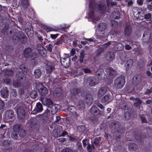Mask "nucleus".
I'll return each mask as SVG.
<instances>
[{"label": "nucleus", "mask_w": 152, "mask_h": 152, "mask_svg": "<svg viewBox=\"0 0 152 152\" xmlns=\"http://www.w3.org/2000/svg\"><path fill=\"white\" fill-rule=\"evenodd\" d=\"M94 0H89V9L87 12L86 17L89 19V20L95 23L99 19L95 16L94 10H95L99 13H104L105 10V7L103 5L94 4Z\"/></svg>", "instance_id": "f257e3e1"}, {"label": "nucleus", "mask_w": 152, "mask_h": 152, "mask_svg": "<svg viewBox=\"0 0 152 152\" xmlns=\"http://www.w3.org/2000/svg\"><path fill=\"white\" fill-rule=\"evenodd\" d=\"M125 83V80L124 77L118 78L115 80L114 86L117 88H121L123 87Z\"/></svg>", "instance_id": "f03ea898"}, {"label": "nucleus", "mask_w": 152, "mask_h": 152, "mask_svg": "<svg viewBox=\"0 0 152 152\" xmlns=\"http://www.w3.org/2000/svg\"><path fill=\"white\" fill-rule=\"evenodd\" d=\"M106 27V24L105 23H100L98 26V27L97 28V29L96 30V33H97L96 34H100V35H97V39H100L103 40H104L103 39V37H102V34L100 33H98L99 31H103L104 30Z\"/></svg>", "instance_id": "7ed1b4c3"}, {"label": "nucleus", "mask_w": 152, "mask_h": 152, "mask_svg": "<svg viewBox=\"0 0 152 152\" xmlns=\"http://www.w3.org/2000/svg\"><path fill=\"white\" fill-rule=\"evenodd\" d=\"M15 110L17 113L18 117L19 118H22L24 117L25 111L22 106L18 107L17 105Z\"/></svg>", "instance_id": "20e7f679"}, {"label": "nucleus", "mask_w": 152, "mask_h": 152, "mask_svg": "<svg viewBox=\"0 0 152 152\" xmlns=\"http://www.w3.org/2000/svg\"><path fill=\"white\" fill-rule=\"evenodd\" d=\"M49 109V111H50L52 113H57L58 109L60 108V105H48Z\"/></svg>", "instance_id": "39448f33"}, {"label": "nucleus", "mask_w": 152, "mask_h": 152, "mask_svg": "<svg viewBox=\"0 0 152 152\" xmlns=\"http://www.w3.org/2000/svg\"><path fill=\"white\" fill-rule=\"evenodd\" d=\"M67 58L61 59V64L65 67L69 66L70 65V59Z\"/></svg>", "instance_id": "423d86ee"}, {"label": "nucleus", "mask_w": 152, "mask_h": 152, "mask_svg": "<svg viewBox=\"0 0 152 152\" xmlns=\"http://www.w3.org/2000/svg\"><path fill=\"white\" fill-rule=\"evenodd\" d=\"M39 88H40L39 89H38L39 91L42 95H43L47 93L48 90L41 83L39 84Z\"/></svg>", "instance_id": "0eeeda50"}, {"label": "nucleus", "mask_w": 152, "mask_h": 152, "mask_svg": "<svg viewBox=\"0 0 152 152\" xmlns=\"http://www.w3.org/2000/svg\"><path fill=\"white\" fill-rule=\"evenodd\" d=\"M42 104H53L52 101L50 99L48 98H40Z\"/></svg>", "instance_id": "6e6552de"}, {"label": "nucleus", "mask_w": 152, "mask_h": 152, "mask_svg": "<svg viewBox=\"0 0 152 152\" xmlns=\"http://www.w3.org/2000/svg\"><path fill=\"white\" fill-rule=\"evenodd\" d=\"M20 5L22 10L26 9L29 5L28 0H20Z\"/></svg>", "instance_id": "1a4fd4ad"}, {"label": "nucleus", "mask_w": 152, "mask_h": 152, "mask_svg": "<svg viewBox=\"0 0 152 152\" xmlns=\"http://www.w3.org/2000/svg\"><path fill=\"white\" fill-rule=\"evenodd\" d=\"M21 126L20 124H17L14 126L13 127V132H17L20 135H21V132L23 131L20 128Z\"/></svg>", "instance_id": "9d476101"}, {"label": "nucleus", "mask_w": 152, "mask_h": 152, "mask_svg": "<svg viewBox=\"0 0 152 152\" xmlns=\"http://www.w3.org/2000/svg\"><path fill=\"white\" fill-rule=\"evenodd\" d=\"M1 96L4 98H6L8 96L9 93L7 87H5L2 88L1 90Z\"/></svg>", "instance_id": "9b49d317"}, {"label": "nucleus", "mask_w": 152, "mask_h": 152, "mask_svg": "<svg viewBox=\"0 0 152 152\" xmlns=\"http://www.w3.org/2000/svg\"><path fill=\"white\" fill-rule=\"evenodd\" d=\"M112 96H110L109 94H107L102 99V101L103 102H105L106 104H107L109 102L112 100Z\"/></svg>", "instance_id": "f8f14e48"}, {"label": "nucleus", "mask_w": 152, "mask_h": 152, "mask_svg": "<svg viewBox=\"0 0 152 152\" xmlns=\"http://www.w3.org/2000/svg\"><path fill=\"white\" fill-rule=\"evenodd\" d=\"M137 145L135 143H129V148L130 151H132L136 150L137 148Z\"/></svg>", "instance_id": "ddd939ff"}, {"label": "nucleus", "mask_w": 152, "mask_h": 152, "mask_svg": "<svg viewBox=\"0 0 152 152\" xmlns=\"http://www.w3.org/2000/svg\"><path fill=\"white\" fill-rule=\"evenodd\" d=\"M91 112L92 113H94V115H98L99 112L98 108L95 106H93L91 108Z\"/></svg>", "instance_id": "4468645a"}, {"label": "nucleus", "mask_w": 152, "mask_h": 152, "mask_svg": "<svg viewBox=\"0 0 152 152\" xmlns=\"http://www.w3.org/2000/svg\"><path fill=\"white\" fill-rule=\"evenodd\" d=\"M105 71L107 73V75L106 77H107L110 75H113L114 73V71L110 68H109L105 69Z\"/></svg>", "instance_id": "2eb2a0df"}, {"label": "nucleus", "mask_w": 152, "mask_h": 152, "mask_svg": "<svg viewBox=\"0 0 152 152\" xmlns=\"http://www.w3.org/2000/svg\"><path fill=\"white\" fill-rule=\"evenodd\" d=\"M107 91V88L106 87H102L101 88L98 92V96H101L104 95Z\"/></svg>", "instance_id": "dca6fc26"}, {"label": "nucleus", "mask_w": 152, "mask_h": 152, "mask_svg": "<svg viewBox=\"0 0 152 152\" xmlns=\"http://www.w3.org/2000/svg\"><path fill=\"white\" fill-rule=\"evenodd\" d=\"M133 62L132 59H129L127 61L125 64V66L126 69H128L131 67L133 64Z\"/></svg>", "instance_id": "f3484780"}, {"label": "nucleus", "mask_w": 152, "mask_h": 152, "mask_svg": "<svg viewBox=\"0 0 152 152\" xmlns=\"http://www.w3.org/2000/svg\"><path fill=\"white\" fill-rule=\"evenodd\" d=\"M32 51L31 49L30 48H26L24 50V56L26 58L28 57L30 55V53Z\"/></svg>", "instance_id": "a211bd4d"}, {"label": "nucleus", "mask_w": 152, "mask_h": 152, "mask_svg": "<svg viewBox=\"0 0 152 152\" xmlns=\"http://www.w3.org/2000/svg\"><path fill=\"white\" fill-rule=\"evenodd\" d=\"M119 123L118 122H113L110 124V127L112 129H115L119 127Z\"/></svg>", "instance_id": "6ab92c4d"}, {"label": "nucleus", "mask_w": 152, "mask_h": 152, "mask_svg": "<svg viewBox=\"0 0 152 152\" xmlns=\"http://www.w3.org/2000/svg\"><path fill=\"white\" fill-rule=\"evenodd\" d=\"M5 115L8 119L10 118L13 116V112L11 110L8 111L6 112Z\"/></svg>", "instance_id": "aec40b11"}, {"label": "nucleus", "mask_w": 152, "mask_h": 152, "mask_svg": "<svg viewBox=\"0 0 152 152\" xmlns=\"http://www.w3.org/2000/svg\"><path fill=\"white\" fill-rule=\"evenodd\" d=\"M131 32V28L130 26H127L124 29V34L126 35H128Z\"/></svg>", "instance_id": "412c9836"}, {"label": "nucleus", "mask_w": 152, "mask_h": 152, "mask_svg": "<svg viewBox=\"0 0 152 152\" xmlns=\"http://www.w3.org/2000/svg\"><path fill=\"white\" fill-rule=\"evenodd\" d=\"M130 99L135 101L134 104H141L142 103V101L139 99H135L133 97H131Z\"/></svg>", "instance_id": "4be33fe9"}, {"label": "nucleus", "mask_w": 152, "mask_h": 152, "mask_svg": "<svg viewBox=\"0 0 152 152\" xmlns=\"http://www.w3.org/2000/svg\"><path fill=\"white\" fill-rule=\"evenodd\" d=\"M34 75L36 78H39L41 76V72L39 69H36L34 72Z\"/></svg>", "instance_id": "5701e85b"}, {"label": "nucleus", "mask_w": 152, "mask_h": 152, "mask_svg": "<svg viewBox=\"0 0 152 152\" xmlns=\"http://www.w3.org/2000/svg\"><path fill=\"white\" fill-rule=\"evenodd\" d=\"M61 93V90L60 88H58L56 89L54 92H53V95L56 96H58L60 95Z\"/></svg>", "instance_id": "b1692460"}, {"label": "nucleus", "mask_w": 152, "mask_h": 152, "mask_svg": "<svg viewBox=\"0 0 152 152\" xmlns=\"http://www.w3.org/2000/svg\"><path fill=\"white\" fill-rule=\"evenodd\" d=\"M38 109V110L36 111L34 110L32 111L33 113H37L38 112H41L42 110V105H36Z\"/></svg>", "instance_id": "393cba45"}, {"label": "nucleus", "mask_w": 152, "mask_h": 152, "mask_svg": "<svg viewBox=\"0 0 152 152\" xmlns=\"http://www.w3.org/2000/svg\"><path fill=\"white\" fill-rule=\"evenodd\" d=\"M98 83V81L95 78H93L89 83V85L91 86H94L95 85L97 84Z\"/></svg>", "instance_id": "a878e982"}, {"label": "nucleus", "mask_w": 152, "mask_h": 152, "mask_svg": "<svg viewBox=\"0 0 152 152\" xmlns=\"http://www.w3.org/2000/svg\"><path fill=\"white\" fill-rule=\"evenodd\" d=\"M54 69V66L52 65H48L46 67V71L47 72H50Z\"/></svg>", "instance_id": "bb28decb"}, {"label": "nucleus", "mask_w": 152, "mask_h": 152, "mask_svg": "<svg viewBox=\"0 0 152 152\" xmlns=\"http://www.w3.org/2000/svg\"><path fill=\"white\" fill-rule=\"evenodd\" d=\"M112 0H107V5L108 7H109L110 5L111 6H113L116 5V3L115 2H112Z\"/></svg>", "instance_id": "cd10ccee"}, {"label": "nucleus", "mask_w": 152, "mask_h": 152, "mask_svg": "<svg viewBox=\"0 0 152 152\" xmlns=\"http://www.w3.org/2000/svg\"><path fill=\"white\" fill-rule=\"evenodd\" d=\"M31 97L32 98L36 99L37 97V94L35 91H32L30 94Z\"/></svg>", "instance_id": "c85d7f7f"}, {"label": "nucleus", "mask_w": 152, "mask_h": 152, "mask_svg": "<svg viewBox=\"0 0 152 152\" xmlns=\"http://www.w3.org/2000/svg\"><path fill=\"white\" fill-rule=\"evenodd\" d=\"M94 146L93 145H91L89 144L88 145L87 149L89 152H91L92 150L94 149Z\"/></svg>", "instance_id": "c756f323"}, {"label": "nucleus", "mask_w": 152, "mask_h": 152, "mask_svg": "<svg viewBox=\"0 0 152 152\" xmlns=\"http://www.w3.org/2000/svg\"><path fill=\"white\" fill-rule=\"evenodd\" d=\"M120 13L119 12H117L113 14V18L115 19H118L120 18Z\"/></svg>", "instance_id": "7c9ffc66"}, {"label": "nucleus", "mask_w": 152, "mask_h": 152, "mask_svg": "<svg viewBox=\"0 0 152 152\" xmlns=\"http://www.w3.org/2000/svg\"><path fill=\"white\" fill-rule=\"evenodd\" d=\"M13 84L15 87H17L20 85V82L18 80H15L13 81Z\"/></svg>", "instance_id": "2f4dec72"}, {"label": "nucleus", "mask_w": 152, "mask_h": 152, "mask_svg": "<svg viewBox=\"0 0 152 152\" xmlns=\"http://www.w3.org/2000/svg\"><path fill=\"white\" fill-rule=\"evenodd\" d=\"M85 129V126H79L77 127V130L80 132L84 131Z\"/></svg>", "instance_id": "473e14b6"}, {"label": "nucleus", "mask_w": 152, "mask_h": 152, "mask_svg": "<svg viewBox=\"0 0 152 152\" xmlns=\"http://www.w3.org/2000/svg\"><path fill=\"white\" fill-rule=\"evenodd\" d=\"M45 29L47 32L55 31L54 28L48 26H45Z\"/></svg>", "instance_id": "72a5a7b5"}, {"label": "nucleus", "mask_w": 152, "mask_h": 152, "mask_svg": "<svg viewBox=\"0 0 152 152\" xmlns=\"http://www.w3.org/2000/svg\"><path fill=\"white\" fill-rule=\"evenodd\" d=\"M17 132H15L12 133L11 134V137L12 138L14 139H17L18 138V134Z\"/></svg>", "instance_id": "f704fd0d"}, {"label": "nucleus", "mask_w": 152, "mask_h": 152, "mask_svg": "<svg viewBox=\"0 0 152 152\" xmlns=\"http://www.w3.org/2000/svg\"><path fill=\"white\" fill-rule=\"evenodd\" d=\"M103 71V69H99L96 72V73L98 76H100L102 77V74H103L102 73V72Z\"/></svg>", "instance_id": "c9c22d12"}, {"label": "nucleus", "mask_w": 152, "mask_h": 152, "mask_svg": "<svg viewBox=\"0 0 152 152\" xmlns=\"http://www.w3.org/2000/svg\"><path fill=\"white\" fill-rule=\"evenodd\" d=\"M84 56V53L83 52H81L80 53V62H83V58Z\"/></svg>", "instance_id": "e433bc0d"}, {"label": "nucleus", "mask_w": 152, "mask_h": 152, "mask_svg": "<svg viewBox=\"0 0 152 152\" xmlns=\"http://www.w3.org/2000/svg\"><path fill=\"white\" fill-rule=\"evenodd\" d=\"M151 13H149L146 14L145 15V19H148L151 18Z\"/></svg>", "instance_id": "4c0bfd02"}, {"label": "nucleus", "mask_w": 152, "mask_h": 152, "mask_svg": "<svg viewBox=\"0 0 152 152\" xmlns=\"http://www.w3.org/2000/svg\"><path fill=\"white\" fill-rule=\"evenodd\" d=\"M79 92L80 91L79 90H78L77 89L75 88L72 91L71 93H72L73 92V95H75L79 93Z\"/></svg>", "instance_id": "58836bf2"}, {"label": "nucleus", "mask_w": 152, "mask_h": 152, "mask_svg": "<svg viewBox=\"0 0 152 152\" xmlns=\"http://www.w3.org/2000/svg\"><path fill=\"white\" fill-rule=\"evenodd\" d=\"M114 54L113 53H110V59H109V61H111L114 59Z\"/></svg>", "instance_id": "ea45409f"}, {"label": "nucleus", "mask_w": 152, "mask_h": 152, "mask_svg": "<svg viewBox=\"0 0 152 152\" xmlns=\"http://www.w3.org/2000/svg\"><path fill=\"white\" fill-rule=\"evenodd\" d=\"M125 117L126 119H128L130 117V114L129 112H126Z\"/></svg>", "instance_id": "a19ab883"}, {"label": "nucleus", "mask_w": 152, "mask_h": 152, "mask_svg": "<svg viewBox=\"0 0 152 152\" xmlns=\"http://www.w3.org/2000/svg\"><path fill=\"white\" fill-rule=\"evenodd\" d=\"M61 152H72V150L70 149L66 148L63 149Z\"/></svg>", "instance_id": "79ce46f5"}, {"label": "nucleus", "mask_w": 152, "mask_h": 152, "mask_svg": "<svg viewBox=\"0 0 152 152\" xmlns=\"http://www.w3.org/2000/svg\"><path fill=\"white\" fill-rule=\"evenodd\" d=\"M58 35V34H51L50 35V37L52 39H55L57 37Z\"/></svg>", "instance_id": "37998d69"}, {"label": "nucleus", "mask_w": 152, "mask_h": 152, "mask_svg": "<svg viewBox=\"0 0 152 152\" xmlns=\"http://www.w3.org/2000/svg\"><path fill=\"white\" fill-rule=\"evenodd\" d=\"M77 146L78 149L79 150L81 151L82 149V144L81 142H78L77 143Z\"/></svg>", "instance_id": "c03bdc74"}, {"label": "nucleus", "mask_w": 152, "mask_h": 152, "mask_svg": "<svg viewBox=\"0 0 152 152\" xmlns=\"http://www.w3.org/2000/svg\"><path fill=\"white\" fill-rule=\"evenodd\" d=\"M111 24L113 26H117V22L115 20H112L111 21Z\"/></svg>", "instance_id": "a18cd8bd"}, {"label": "nucleus", "mask_w": 152, "mask_h": 152, "mask_svg": "<svg viewBox=\"0 0 152 152\" xmlns=\"http://www.w3.org/2000/svg\"><path fill=\"white\" fill-rule=\"evenodd\" d=\"M11 94L14 96H16L17 94V92L15 89H12L11 91Z\"/></svg>", "instance_id": "49530a36"}, {"label": "nucleus", "mask_w": 152, "mask_h": 152, "mask_svg": "<svg viewBox=\"0 0 152 152\" xmlns=\"http://www.w3.org/2000/svg\"><path fill=\"white\" fill-rule=\"evenodd\" d=\"M37 57V54L34 53H33L31 56V59H34Z\"/></svg>", "instance_id": "de8ad7c7"}, {"label": "nucleus", "mask_w": 152, "mask_h": 152, "mask_svg": "<svg viewBox=\"0 0 152 152\" xmlns=\"http://www.w3.org/2000/svg\"><path fill=\"white\" fill-rule=\"evenodd\" d=\"M137 3L138 5H142L143 4V0H137Z\"/></svg>", "instance_id": "09e8293b"}, {"label": "nucleus", "mask_w": 152, "mask_h": 152, "mask_svg": "<svg viewBox=\"0 0 152 152\" xmlns=\"http://www.w3.org/2000/svg\"><path fill=\"white\" fill-rule=\"evenodd\" d=\"M69 139L71 141L75 142L76 141V139L75 138L71 136L69 137Z\"/></svg>", "instance_id": "8fccbe9b"}, {"label": "nucleus", "mask_w": 152, "mask_h": 152, "mask_svg": "<svg viewBox=\"0 0 152 152\" xmlns=\"http://www.w3.org/2000/svg\"><path fill=\"white\" fill-rule=\"evenodd\" d=\"M75 53V50L74 48L72 49L70 52V54L72 56H73Z\"/></svg>", "instance_id": "3c124183"}, {"label": "nucleus", "mask_w": 152, "mask_h": 152, "mask_svg": "<svg viewBox=\"0 0 152 152\" xmlns=\"http://www.w3.org/2000/svg\"><path fill=\"white\" fill-rule=\"evenodd\" d=\"M12 74V72L11 70L7 71H6L5 72V74L8 75H11Z\"/></svg>", "instance_id": "603ef678"}, {"label": "nucleus", "mask_w": 152, "mask_h": 152, "mask_svg": "<svg viewBox=\"0 0 152 152\" xmlns=\"http://www.w3.org/2000/svg\"><path fill=\"white\" fill-rule=\"evenodd\" d=\"M83 70L84 71L85 73H90L91 71V70L88 69L83 68Z\"/></svg>", "instance_id": "864d4df0"}, {"label": "nucleus", "mask_w": 152, "mask_h": 152, "mask_svg": "<svg viewBox=\"0 0 152 152\" xmlns=\"http://www.w3.org/2000/svg\"><path fill=\"white\" fill-rule=\"evenodd\" d=\"M141 75H139L135 77V79L138 81H139L141 80Z\"/></svg>", "instance_id": "5fc2aeb1"}, {"label": "nucleus", "mask_w": 152, "mask_h": 152, "mask_svg": "<svg viewBox=\"0 0 152 152\" xmlns=\"http://www.w3.org/2000/svg\"><path fill=\"white\" fill-rule=\"evenodd\" d=\"M13 39L15 40V42L16 41H19V37L18 36H16V38H15V36H14L13 37Z\"/></svg>", "instance_id": "6e6d98bb"}, {"label": "nucleus", "mask_w": 152, "mask_h": 152, "mask_svg": "<svg viewBox=\"0 0 152 152\" xmlns=\"http://www.w3.org/2000/svg\"><path fill=\"white\" fill-rule=\"evenodd\" d=\"M87 140L86 139H84L83 140V145L84 146H86L87 145V144L86 142V141Z\"/></svg>", "instance_id": "4d7b16f0"}, {"label": "nucleus", "mask_w": 152, "mask_h": 152, "mask_svg": "<svg viewBox=\"0 0 152 152\" xmlns=\"http://www.w3.org/2000/svg\"><path fill=\"white\" fill-rule=\"evenodd\" d=\"M147 8L148 10L152 11V5L151 4H149L147 6Z\"/></svg>", "instance_id": "13d9d810"}, {"label": "nucleus", "mask_w": 152, "mask_h": 152, "mask_svg": "<svg viewBox=\"0 0 152 152\" xmlns=\"http://www.w3.org/2000/svg\"><path fill=\"white\" fill-rule=\"evenodd\" d=\"M141 119L142 122L145 123L147 121V120L145 118L143 117H141Z\"/></svg>", "instance_id": "bf43d9fd"}, {"label": "nucleus", "mask_w": 152, "mask_h": 152, "mask_svg": "<svg viewBox=\"0 0 152 152\" xmlns=\"http://www.w3.org/2000/svg\"><path fill=\"white\" fill-rule=\"evenodd\" d=\"M146 74L148 76H150L151 77H152V74H151L150 72V71H147V72Z\"/></svg>", "instance_id": "052dcab7"}, {"label": "nucleus", "mask_w": 152, "mask_h": 152, "mask_svg": "<svg viewBox=\"0 0 152 152\" xmlns=\"http://www.w3.org/2000/svg\"><path fill=\"white\" fill-rule=\"evenodd\" d=\"M126 49L127 50H129L131 49V47L128 45H126L125 47Z\"/></svg>", "instance_id": "680f3d73"}, {"label": "nucleus", "mask_w": 152, "mask_h": 152, "mask_svg": "<svg viewBox=\"0 0 152 152\" xmlns=\"http://www.w3.org/2000/svg\"><path fill=\"white\" fill-rule=\"evenodd\" d=\"M85 40H88L90 41H95V40H94V39L93 38H89V39L85 38Z\"/></svg>", "instance_id": "e2e57ef3"}, {"label": "nucleus", "mask_w": 152, "mask_h": 152, "mask_svg": "<svg viewBox=\"0 0 152 152\" xmlns=\"http://www.w3.org/2000/svg\"><path fill=\"white\" fill-rule=\"evenodd\" d=\"M132 4L133 2L131 1H130L128 2V5L129 6H130L132 5Z\"/></svg>", "instance_id": "0e129e2a"}, {"label": "nucleus", "mask_w": 152, "mask_h": 152, "mask_svg": "<svg viewBox=\"0 0 152 152\" xmlns=\"http://www.w3.org/2000/svg\"><path fill=\"white\" fill-rule=\"evenodd\" d=\"M56 120L55 121L56 122L58 121L60 119V118L59 116H56Z\"/></svg>", "instance_id": "69168bd1"}, {"label": "nucleus", "mask_w": 152, "mask_h": 152, "mask_svg": "<svg viewBox=\"0 0 152 152\" xmlns=\"http://www.w3.org/2000/svg\"><path fill=\"white\" fill-rule=\"evenodd\" d=\"M152 88H151L150 90H148L146 92V93L148 94L150 93L152 91Z\"/></svg>", "instance_id": "338daca9"}, {"label": "nucleus", "mask_w": 152, "mask_h": 152, "mask_svg": "<svg viewBox=\"0 0 152 152\" xmlns=\"http://www.w3.org/2000/svg\"><path fill=\"white\" fill-rule=\"evenodd\" d=\"M81 42L83 45H85L87 43V41H81Z\"/></svg>", "instance_id": "774afa93"}]
</instances>
